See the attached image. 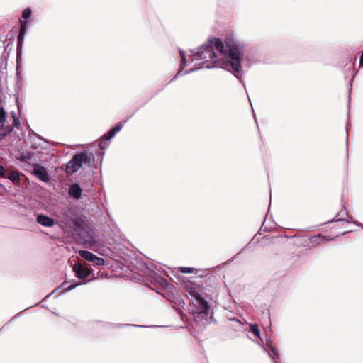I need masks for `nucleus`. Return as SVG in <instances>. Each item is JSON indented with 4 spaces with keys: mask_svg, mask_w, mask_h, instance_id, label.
<instances>
[{
    "mask_svg": "<svg viewBox=\"0 0 363 363\" xmlns=\"http://www.w3.org/2000/svg\"><path fill=\"white\" fill-rule=\"evenodd\" d=\"M215 49L219 52V55L222 56L223 58L227 57V53L228 52V62L230 63V67L234 72L237 73L240 72V58L242 48L231 37L225 39V45L223 41L219 38H213L209 39L206 43L200 46L197 51L191 50V62L205 60V62L199 63V65H201V67H213L210 64L206 65V62L208 60L211 61V64L220 62V59L216 55Z\"/></svg>",
    "mask_w": 363,
    "mask_h": 363,
    "instance_id": "1",
    "label": "nucleus"
},
{
    "mask_svg": "<svg viewBox=\"0 0 363 363\" xmlns=\"http://www.w3.org/2000/svg\"><path fill=\"white\" fill-rule=\"evenodd\" d=\"M116 233L107 224H101V226H92V250H94V244L104 242L105 241L116 240Z\"/></svg>",
    "mask_w": 363,
    "mask_h": 363,
    "instance_id": "2",
    "label": "nucleus"
},
{
    "mask_svg": "<svg viewBox=\"0 0 363 363\" xmlns=\"http://www.w3.org/2000/svg\"><path fill=\"white\" fill-rule=\"evenodd\" d=\"M86 159V154L75 155L73 158L67 163L66 167V172L68 174H74L79 169L82 167V162H85Z\"/></svg>",
    "mask_w": 363,
    "mask_h": 363,
    "instance_id": "3",
    "label": "nucleus"
},
{
    "mask_svg": "<svg viewBox=\"0 0 363 363\" xmlns=\"http://www.w3.org/2000/svg\"><path fill=\"white\" fill-rule=\"evenodd\" d=\"M11 116H12V120H13V125H6L5 124L1 125L0 140H2L6 135H7L8 134L11 133L13 131V126H16V127L18 128L20 125V122H19L18 119L16 118V113L14 112H11Z\"/></svg>",
    "mask_w": 363,
    "mask_h": 363,
    "instance_id": "4",
    "label": "nucleus"
},
{
    "mask_svg": "<svg viewBox=\"0 0 363 363\" xmlns=\"http://www.w3.org/2000/svg\"><path fill=\"white\" fill-rule=\"evenodd\" d=\"M195 305L200 313L208 314L210 308L209 304L199 294H196L195 296Z\"/></svg>",
    "mask_w": 363,
    "mask_h": 363,
    "instance_id": "5",
    "label": "nucleus"
},
{
    "mask_svg": "<svg viewBox=\"0 0 363 363\" xmlns=\"http://www.w3.org/2000/svg\"><path fill=\"white\" fill-rule=\"evenodd\" d=\"M34 174L42 182H48L49 177L46 169L39 164H35L33 167Z\"/></svg>",
    "mask_w": 363,
    "mask_h": 363,
    "instance_id": "6",
    "label": "nucleus"
},
{
    "mask_svg": "<svg viewBox=\"0 0 363 363\" xmlns=\"http://www.w3.org/2000/svg\"><path fill=\"white\" fill-rule=\"evenodd\" d=\"M342 209L337 213L336 216L331 220V221H328V223L330 222H339V221H347L348 223H356V222L353 220L352 217L351 216H348V218H350V220H346L345 218H343V215H347V209L345 208V206H342Z\"/></svg>",
    "mask_w": 363,
    "mask_h": 363,
    "instance_id": "7",
    "label": "nucleus"
},
{
    "mask_svg": "<svg viewBox=\"0 0 363 363\" xmlns=\"http://www.w3.org/2000/svg\"><path fill=\"white\" fill-rule=\"evenodd\" d=\"M73 269L79 278H85L89 274V269L81 264H75Z\"/></svg>",
    "mask_w": 363,
    "mask_h": 363,
    "instance_id": "8",
    "label": "nucleus"
},
{
    "mask_svg": "<svg viewBox=\"0 0 363 363\" xmlns=\"http://www.w3.org/2000/svg\"><path fill=\"white\" fill-rule=\"evenodd\" d=\"M127 120H124L123 121L119 122L116 124L113 128H112L104 136L107 138L108 140H111L112 138L115 136V135L119 132L125 123H126Z\"/></svg>",
    "mask_w": 363,
    "mask_h": 363,
    "instance_id": "9",
    "label": "nucleus"
},
{
    "mask_svg": "<svg viewBox=\"0 0 363 363\" xmlns=\"http://www.w3.org/2000/svg\"><path fill=\"white\" fill-rule=\"evenodd\" d=\"M37 221L40 225L46 227H51L54 225V220L45 215H38L37 217Z\"/></svg>",
    "mask_w": 363,
    "mask_h": 363,
    "instance_id": "10",
    "label": "nucleus"
},
{
    "mask_svg": "<svg viewBox=\"0 0 363 363\" xmlns=\"http://www.w3.org/2000/svg\"><path fill=\"white\" fill-rule=\"evenodd\" d=\"M92 265L94 266H110L109 260L107 258L99 257L92 254Z\"/></svg>",
    "mask_w": 363,
    "mask_h": 363,
    "instance_id": "11",
    "label": "nucleus"
},
{
    "mask_svg": "<svg viewBox=\"0 0 363 363\" xmlns=\"http://www.w3.org/2000/svg\"><path fill=\"white\" fill-rule=\"evenodd\" d=\"M109 140L105 136L102 138L101 139L97 141V145L99 148L102 150L101 152V157L104 155V150L106 149L109 146Z\"/></svg>",
    "mask_w": 363,
    "mask_h": 363,
    "instance_id": "12",
    "label": "nucleus"
},
{
    "mask_svg": "<svg viewBox=\"0 0 363 363\" xmlns=\"http://www.w3.org/2000/svg\"><path fill=\"white\" fill-rule=\"evenodd\" d=\"M333 238H326L325 237H322L320 234L312 236L310 238V243L313 245H318L320 244L324 240H332Z\"/></svg>",
    "mask_w": 363,
    "mask_h": 363,
    "instance_id": "13",
    "label": "nucleus"
},
{
    "mask_svg": "<svg viewBox=\"0 0 363 363\" xmlns=\"http://www.w3.org/2000/svg\"><path fill=\"white\" fill-rule=\"evenodd\" d=\"M69 194L74 198H79L82 194V189L77 184L72 185L69 190Z\"/></svg>",
    "mask_w": 363,
    "mask_h": 363,
    "instance_id": "14",
    "label": "nucleus"
},
{
    "mask_svg": "<svg viewBox=\"0 0 363 363\" xmlns=\"http://www.w3.org/2000/svg\"><path fill=\"white\" fill-rule=\"evenodd\" d=\"M179 53H180V55H181V58H182V66H181V69L177 73V74L175 75V77L174 78H176L179 75H181L182 74V69L186 67L187 65V63H186V56H185V54H184V52L182 50H179Z\"/></svg>",
    "mask_w": 363,
    "mask_h": 363,
    "instance_id": "15",
    "label": "nucleus"
},
{
    "mask_svg": "<svg viewBox=\"0 0 363 363\" xmlns=\"http://www.w3.org/2000/svg\"><path fill=\"white\" fill-rule=\"evenodd\" d=\"M9 180L16 182L19 179V173L17 171H12L6 177Z\"/></svg>",
    "mask_w": 363,
    "mask_h": 363,
    "instance_id": "16",
    "label": "nucleus"
},
{
    "mask_svg": "<svg viewBox=\"0 0 363 363\" xmlns=\"http://www.w3.org/2000/svg\"><path fill=\"white\" fill-rule=\"evenodd\" d=\"M250 327L251 332L255 335H256L257 337H259L262 340V338L260 337L259 329L257 325H256V324H250Z\"/></svg>",
    "mask_w": 363,
    "mask_h": 363,
    "instance_id": "17",
    "label": "nucleus"
},
{
    "mask_svg": "<svg viewBox=\"0 0 363 363\" xmlns=\"http://www.w3.org/2000/svg\"><path fill=\"white\" fill-rule=\"evenodd\" d=\"M270 350L272 351L273 355L269 354V356L272 359H274V363H277L275 361V359H278L279 357L278 350L273 347L272 346H270Z\"/></svg>",
    "mask_w": 363,
    "mask_h": 363,
    "instance_id": "18",
    "label": "nucleus"
},
{
    "mask_svg": "<svg viewBox=\"0 0 363 363\" xmlns=\"http://www.w3.org/2000/svg\"><path fill=\"white\" fill-rule=\"evenodd\" d=\"M26 21H24V22L21 21V29H20V33H19V35H18V43H20V41L21 40L23 35L24 34V32L26 30Z\"/></svg>",
    "mask_w": 363,
    "mask_h": 363,
    "instance_id": "19",
    "label": "nucleus"
},
{
    "mask_svg": "<svg viewBox=\"0 0 363 363\" xmlns=\"http://www.w3.org/2000/svg\"><path fill=\"white\" fill-rule=\"evenodd\" d=\"M79 255L82 257L84 258L86 260H91V252L89 251L81 250L79 252Z\"/></svg>",
    "mask_w": 363,
    "mask_h": 363,
    "instance_id": "20",
    "label": "nucleus"
},
{
    "mask_svg": "<svg viewBox=\"0 0 363 363\" xmlns=\"http://www.w3.org/2000/svg\"><path fill=\"white\" fill-rule=\"evenodd\" d=\"M6 122V112L2 107H0V124H4Z\"/></svg>",
    "mask_w": 363,
    "mask_h": 363,
    "instance_id": "21",
    "label": "nucleus"
},
{
    "mask_svg": "<svg viewBox=\"0 0 363 363\" xmlns=\"http://www.w3.org/2000/svg\"><path fill=\"white\" fill-rule=\"evenodd\" d=\"M194 270H195V269L192 268V267H181L179 268V271L184 274L192 273Z\"/></svg>",
    "mask_w": 363,
    "mask_h": 363,
    "instance_id": "22",
    "label": "nucleus"
},
{
    "mask_svg": "<svg viewBox=\"0 0 363 363\" xmlns=\"http://www.w3.org/2000/svg\"><path fill=\"white\" fill-rule=\"evenodd\" d=\"M103 277L104 274L101 273L99 270L97 269V271H96V269H92V281L94 279Z\"/></svg>",
    "mask_w": 363,
    "mask_h": 363,
    "instance_id": "23",
    "label": "nucleus"
},
{
    "mask_svg": "<svg viewBox=\"0 0 363 363\" xmlns=\"http://www.w3.org/2000/svg\"><path fill=\"white\" fill-rule=\"evenodd\" d=\"M31 15V10L29 8H26V9L23 10V13H22V17L24 18V19H28L30 18Z\"/></svg>",
    "mask_w": 363,
    "mask_h": 363,
    "instance_id": "24",
    "label": "nucleus"
},
{
    "mask_svg": "<svg viewBox=\"0 0 363 363\" xmlns=\"http://www.w3.org/2000/svg\"><path fill=\"white\" fill-rule=\"evenodd\" d=\"M115 327H135V328H145L144 325H135V324H116Z\"/></svg>",
    "mask_w": 363,
    "mask_h": 363,
    "instance_id": "25",
    "label": "nucleus"
},
{
    "mask_svg": "<svg viewBox=\"0 0 363 363\" xmlns=\"http://www.w3.org/2000/svg\"><path fill=\"white\" fill-rule=\"evenodd\" d=\"M157 282L164 288H167L169 285L168 281L162 277H160Z\"/></svg>",
    "mask_w": 363,
    "mask_h": 363,
    "instance_id": "26",
    "label": "nucleus"
},
{
    "mask_svg": "<svg viewBox=\"0 0 363 363\" xmlns=\"http://www.w3.org/2000/svg\"><path fill=\"white\" fill-rule=\"evenodd\" d=\"M6 171L3 166L0 165V177H6Z\"/></svg>",
    "mask_w": 363,
    "mask_h": 363,
    "instance_id": "27",
    "label": "nucleus"
},
{
    "mask_svg": "<svg viewBox=\"0 0 363 363\" xmlns=\"http://www.w3.org/2000/svg\"><path fill=\"white\" fill-rule=\"evenodd\" d=\"M359 67H363V50H362V55L360 57Z\"/></svg>",
    "mask_w": 363,
    "mask_h": 363,
    "instance_id": "28",
    "label": "nucleus"
},
{
    "mask_svg": "<svg viewBox=\"0 0 363 363\" xmlns=\"http://www.w3.org/2000/svg\"><path fill=\"white\" fill-rule=\"evenodd\" d=\"M199 69V68L191 69H189V70H188V71H186L184 74H188V73L192 72H194V70H196V69Z\"/></svg>",
    "mask_w": 363,
    "mask_h": 363,
    "instance_id": "29",
    "label": "nucleus"
},
{
    "mask_svg": "<svg viewBox=\"0 0 363 363\" xmlns=\"http://www.w3.org/2000/svg\"><path fill=\"white\" fill-rule=\"evenodd\" d=\"M239 79H240V82H242V84L245 86V84H244V82H242V79H241V78H240Z\"/></svg>",
    "mask_w": 363,
    "mask_h": 363,
    "instance_id": "30",
    "label": "nucleus"
},
{
    "mask_svg": "<svg viewBox=\"0 0 363 363\" xmlns=\"http://www.w3.org/2000/svg\"><path fill=\"white\" fill-rule=\"evenodd\" d=\"M270 207H271V205H269L268 211L269 210Z\"/></svg>",
    "mask_w": 363,
    "mask_h": 363,
    "instance_id": "31",
    "label": "nucleus"
},
{
    "mask_svg": "<svg viewBox=\"0 0 363 363\" xmlns=\"http://www.w3.org/2000/svg\"><path fill=\"white\" fill-rule=\"evenodd\" d=\"M91 158H92V160H94V156H93V155L91 156Z\"/></svg>",
    "mask_w": 363,
    "mask_h": 363,
    "instance_id": "32",
    "label": "nucleus"
},
{
    "mask_svg": "<svg viewBox=\"0 0 363 363\" xmlns=\"http://www.w3.org/2000/svg\"><path fill=\"white\" fill-rule=\"evenodd\" d=\"M362 228H363V227H362Z\"/></svg>",
    "mask_w": 363,
    "mask_h": 363,
    "instance_id": "33",
    "label": "nucleus"
}]
</instances>
